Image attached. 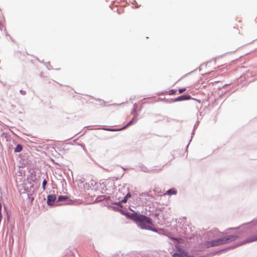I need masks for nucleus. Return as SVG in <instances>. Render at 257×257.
I'll list each match as a JSON object with an SVG mask.
<instances>
[{"instance_id": "nucleus-6", "label": "nucleus", "mask_w": 257, "mask_h": 257, "mask_svg": "<svg viewBox=\"0 0 257 257\" xmlns=\"http://www.w3.org/2000/svg\"><path fill=\"white\" fill-rule=\"evenodd\" d=\"M257 240V234L248 238L245 243L251 242Z\"/></svg>"}, {"instance_id": "nucleus-2", "label": "nucleus", "mask_w": 257, "mask_h": 257, "mask_svg": "<svg viewBox=\"0 0 257 257\" xmlns=\"http://www.w3.org/2000/svg\"><path fill=\"white\" fill-rule=\"evenodd\" d=\"M237 236L233 235H228L224 237L212 240L206 242L205 245L207 247L218 246L231 242L236 239Z\"/></svg>"}, {"instance_id": "nucleus-12", "label": "nucleus", "mask_w": 257, "mask_h": 257, "mask_svg": "<svg viewBox=\"0 0 257 257\" xmlns=\"http://www.w3.org/2000/svg\"><path fill=\"white\" fill-rule=\"evenodd\" d=\"M176 92V90H174V89H171V90H170L168 92V94L169 95H173L174 94H175Z\"/></svg>"}, {"instance_id": "nucleus-3", "label": "nucleus", "mask_w": 257, "mask_h": 257, "mask_svg": "<svg viewBox=\"0 0 257 257\" xmlns=\"http://www.w3.org/2000/svg\"><path fill=\"white\" fill-rule=\"evenodd\" d=\"M172 257H194L193 255H188L187 253L181 248H178L177 252L172 255Z\"/></svg>"}, {"instance_id": "nucleus-7", "label": "nucleus", "mask_w": 257, "mask_h": 257, "mask_svg": "<svg viewBox=\"0 0 257 257\" xmlns=\"http://www.w3.org/2000/svg\"><path fill=\"white\" fill-rule=\"evenodd\" d=\"M67 199H68V197H67V196H59V197H58V200L56 201V203L57 204V205H61V204L58 203V202H59L65 201V200H66Z\"/></svg>"}, {"instance_id": "nucleus-13", "label": "nucleus", "mask_w": 257, "mask_h": 257, "mask_svg": "<svg viewBox=\"0 0 257 257\" xmlns=\"http://www.w3.org/2000/svg\"><path fill=\"white\" fill-rule=\"evenodd\" d=\"M186 88H180L178 90V91H179V93L180 94L183 93V92H184L185 91H186Z\"/></svg>"}, {"instance_id": "nucleus-11", "label": "nucleus", "mask_w": 257, "mask_h": 257, "mask_svg": "<svg viewBox=\"0 0 257 257\" xmlns=\"http://www.w3.org/2000/svg\"><path fill=\"white\" fill-rule=\"evenodd\" d=\"M47 181L46 180L44 179L42 182V188L44 190L46 189V185L47 184Z\"/></svg>"}, {"instance_id": "nucleus-15", "label": "nucleus", "mask_w": 257, "mask_h": 257, "mask_svg": "<svg viewBox=\"0 0 257 257\" xmlns=\"http://www.w3.org/2000/svg\"><path fill=\"white\" fill-rule=\"evenodd\" d=\"M144 194H145V195H147L148 196H149V197H152V198H153V197H154L153 196H152V195H149L148 194L144 193Z\"/></svg>"}, {"instance_id": "nucleus-5", "label": "nucleus", "mask_w": 257, "mask_h": 257, "mask_svg": "<svg viewBox=\"0 0 257 257\" xmlns=\"http://www.w3.org/2000/svg\"><path fill=\"white\" fill-rule=\"evenodd\" d=\"M191 98V97L190 95H183L180 96L178 97L177 98H176L175 99V101H182V100H189Z\"/></svg>"}, {"instance_id": "nucleus-16", "label": "nucleus", "mask_w": 257, "mask_h": 257, "mask_svg": "<svg viewBox=\"0 0 257 257\" xmlns=\"http://www.w3.org/2000/svg\"><path fill=\"white\" fill-rule=\"evenodd\" d=\"M20 92H21L22 94H23V95L25 94V91H22V90H21V91H20Z\"/></svg>"}, {"instance_id": "nucleus-9", "label": "nucleus", "mask_w": 257, "mask_h": 257, "mask_svg": "<svg viewBox=\"0 0 257 257\" xmlns=\"http://www.w3.org/2000/svg\"><path fill=\"white\" fill-rule=\"evenodd\" d=\"M22 149H23L22 146L21 145H18L17 146V147H16V148L15 149L14 151L16 153H18V152H20L21 151H22Z\"/></svg>"}, {"instance_id": "nucleus-4", "label": "nucleus", "mask_w": 257, "mask_h": 257, "mask_svg": "<svg viewBox=\"0 0 257 257\" xmlns=\"http://www.w3.org/2000/svg\"><path fill=\"white\" fill-rule=\"evenodd\" d=\"M56 199V197L55 195H48L47 197V204L49 205H53Z\"/></svg>"}, {"instance_id": "nucleus-8", "label": "nucleus", "mask_w": 257, "mask_h": 257, "mask_svg": "<svg viewBox=\"0 0 257 257\" xmlns=\"http://www.w3.org/2000/svg\"><path fill=\"white\" fill-rule=\"evenodd\" d=\"M177 191L175 188H171L168 190L166 193H165V195L168 194V195H173V194H176Z\"/></svg>"}, {"instance_id": "nucleus-14", "label": "nucleus", "mask_w": 257, "mask_h": 257, "mask_svg": "<svg viewBox=\"0 0 257 257\" xmlns=\"http://www.w3.org/2000/svg\"><path fill=\"white\" fill-rule=\"evenodd\" d=\"M127 201V197H124V198L122 200V202L125 203Z\"/></svg>"}, {"instance_id": "nucleus-10", "label": "nucleus", "mask_w": 257, "mask_h": 257, "mask_svg": "<svg viewBox=\"0 0 257 257\" xmlns=\"http://www.w3.org/2000/svg\"><path fill=\"white\" fill-rule=\"evenodd\" d=\"M136 121H137L136 119H135V118H133L131 121H130L127 123V124H126V126H125V127H127V126H128L131 125V124H132L133 123L135 122Z\"/></svg>"}, {"instance_id": "nucleus-17", "label": "nucleus", "mask_w": 257, "mask_h": 257, "mask_svg": "<svg viewBox=\"0 0 257 257\" xmlns=\"http://www.w3.org/2000/svg\"><path fill=\"white\" fill-rule=\"evenodd\" d=\"M131 197V194L130 193H128L126 196H125V197Z\"/></svg>"}, {"instance_id": "nucleus-1", "label": "nucleus", "mask_w": 257, "mask_h": 257, "mask_svg": "<svg viewBox=\"0 0 257 257\" xmlns=\"http://www.w3.org/2000/svg\"><path fill=\"white\" fill-rule=\"evenodd\" d=\"M131 218L138 223V226L141 229L155 230L152 227L153 224L150 218L137 213L132 214Z\"/></svg>"}]
</instances>
